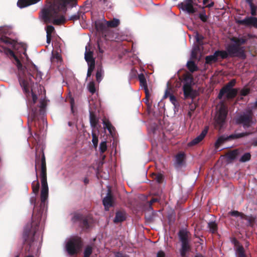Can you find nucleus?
Masks as SVG:
<instances>
[{"label": "nucleus", "instance_id": "nucleus-41", "mask_svg": "<svg viewBox=\"0 0 257 257\" xmlns=\"http://www.w3.org/2000/svg\"><path fill=\"white\" fill-rule=\"evenodd\" d=\"M235 83V80H232L229 82L224 87H227V88H232V87L234 85Z\"/></svg>", "mask_w": 257, "mask_h": 257}, {"label": "nucleus", "instance_id": "nucleus-37", "mask_svg": "<svg viewBox=\"0 0 257 257\" xmlns=\"http://www.w3.org/2000/svg\"><path fill=\"white\" fill-rule=\"evenodd\" d=\"M102 77V72L101 70L97 71L96 74V80L99 82L101 81Z\"/></svg>", "mask_w": 257, "mask_h": 257}, {"label": "nucleus", "instance_id": "nucleus-44", "mask_svg": "<svg viewBox=\"0 0 257 257\" xmlns=\"http://www.w3.org/2000/svg\"><path fill=\"white\" fill-rule=\"evenodd\" d=\"M170 95H171V94H170L169 90L167 89L165 91V94H164V98H167L168 96L170 97Z\"/></svg>", "mask_w": 257, "mask_h": 257}, {"label": "nucleus", "instance_id": "nucleus-51", "mask_svg": "<svg viewBox=\"0 0 257 257\" xmlns=\"http://www.w3.org/2000/svg\"><path fill=\"white\" fill-rule=\"evenodd\" d=\"M51 36H47V43L49 44L51 42Z\"/></svg>", "mask_w": 257, "mask_h": 257}, {"label": "nucleus", "instance_id": "nucleus-50", "mask_svg": "<svg viewBox=\"0 0 257 257\" xmlns=\"http://www.w3.org/2000/svg\"><path fill=\"white\" fill-rule=\"evenodd\" d=\"M30 202L31 204H33L34 205H35V197H32L30 199Z\"/></svg>", "mask_w": 257, "mask_h": 257}, {"label": "nucleus", "instance_id": "nucleus-38", "mask_svg": "<svg viewBox=\"0 0 257 257\" xmlns=\"http://www.w3.org/2000/svg\"><path fill=\"white\" fill-rule=\"evenodd\" d=\"M249 92V89L247 88H243L240 91V94L242 96H245Z\"/></svg>", "mask_w": 257, "mask_h": 257}, {"label": "nucleus", "instance_id": "nucleus-14", "mask_svg": "<svg viewBox=\"0 0 257 257\" xmlns=\"http://www.w3.org/2000/svg\"><path fill=\"white\" fill-rule=\"evenodd\" d=\"M207 131L208 129L207 128H205L202 131L201 133L198 136L189 142L188 143V145L191 146L198 144L204 139L207 133Z\"/></svg>", "mask_w": 257, "mask_h": 257}, {"label": "nucleus", "instance_id": "nucleus-19", "mask_svg": "<svg viewBox=\"0 0 257 257\" xmlns=\"http://www.w3.org/2000/svg\"><path fill=\"white\" fill-rule=\"evenodd\" d=\"M179 238L181 242L188 241V232L184 230L180 231L179 233Z\"/></svg>", "mask_w": 257, "mask_h": 257}, {"label": "nucleus", "instance_id": "nucleus-34", "mask_svg": "<svg viewBox=\"0 0 257 257\" xmlns=\"http://www.w3.org/2000/svg\"><path fill=\"white\" fill-rule=\"evenodd\" d=\"M103 126L104 128H107L110 133L111 134L112 130H113V127L111 124L109 122L103 121Z\"/></svg>", "mask_w": 257, "mask_h": 257}, {"label": "nucleus", "instance_id": "nucleus-3", "mask_svg": "<svg viewBox=\"0 0 257 257\" xmlns=\"http://www.w3.org/2000/svg\"><path fill=\"white\" fill-rule=\"evenodd\" d=\"M16 61V65L19 70V79L20 84L23 88V91L25 93H27L29 92V81H32V78L33 76L30 73L26 74V70L23 68L22 64L20 61L15 58Z\"/></svg>", "mask_w": 257, "mask_h": 257}, {"label": "nucleus", "instance_id": "nucleus-55", "mask_svg": "<svg viewBox=\"0 0 257 257\" xmlns=\"http://www.w3.org/2000/svg\"><path fill=\"white\" fill-rule=\"evenodd\" d=\"M157 201V199H153L152 200L150 201V204H152L153 203L156 202Z\"/></svg>", "mask_w": 257, "mask_h": 257}, {"label": "nucleus", "instance_id": "nucleus-1", "mask_svg": "<svg viewBox=\"0 0 257 257\" xmlns=\"http://www.w3.org/2000/svg\"><path fill=\"white\" fill-rule=\"evenodd\" d=\"M40 0H19L18 6L23 8L37 3ZM73 0H57L54 9L49 12H43L42 16L45 22H52L55 25H60L64 23L66 19L62 15L66 12V6Z\"/></svg>", "mask_w": 257, "mask_h": 257}, {"label": "nucleus", "instance_id": "nucleus-24", "mask_svg": "<svg viewBox=\"0 0 257 257\" xmlns=\"http://www.w3.org/2000/svg\"><path fill=\"white\" fill-rule=\"evenodd\" d=\"M32 186L33 193L35 195L37 194L40 188V185L38 181L37 180L34 181L32 184Z\"/></svg>", "mask_w": 257, "mask_h": 257}, {"label": "nucleus", "instance_id": "nucleus-10", "mask_svg": "<svg viewBox=\"0 0 257 257\" xmlns=\"http://www.w3.org/2000/svg\"><path fill=\"white\" fill-rule=\"evenodd\" d=\"M237 93V91L235 89L223 87L220 90L218 95V97L221 99L224 95H225L227 98H232L236 96Z\"/></svg>", "mask_w": 257, "mask_h": 257}, {"label": "nucleus", "instance_id": "nucleus-25", "mask_svg": "<svg viewBox=\"0 0 257 257\" xmlns=\"http://www.w3.org/2000/svg\"><path fill=\"white\" fill-rule=\"evenodd\" d=\"M105 22L107 24V26L110 27H115L117 26L119 23V20L116 19H114L112 21H105Z\"/></svg>", "mask_w": 257, "mask_h": 257}, {"label": "nucleus", "instance_id": "nucleus-35", "mask_svg": "<svg viewBox=\"0 0 257 257\" xmlns=\"http://www.w3.org/2000/svg\"><path fill=\"white\" fill-rule=\"evenodd\" d=\"M106 149L107 146L106 142L104 141L101 142L99 145V150L100 152L103 153L106 150Z\"/></svg>", "mask_w": 257, "mask_h": 257}, {"label": "nucleus", "instance_id": "nucleus-32", "mask_svg": "<svg viewBox=\"0 0 257 257\" xmlns=\"http://www.w3.org/2000/svg\"><path fill=\"white\" fill-rule=\"evenodd\" d=\"M92 142L93 144L94 147L96 149L97 148V145H98V137L94 133L92 134Z\"/></svg>", "mask_w": 257, "mask_h": 257}, {"label": "nucleus", "instance_id": "nucleus-11", "mask_svg": "<svg viewBox=\"0 0 257 257\" xmlns=\"http://www.w3.org/2000/svg\"><path fill=\"white\" fill-rule=\"evenodd\" d=\"M182 8L186 11L188 13H194L196 11V9L194 8L192 0H184L181 4Z\"/></svg>", "mask_w": 257, "mask_h": 257}, {"label": "nucleus", "instance_id": "nucleus-4", "mask_svg": "<svg viewBox=\"0 0 257 257\" xmlns=\"http://www.w3.org/2000/svg\"><path fill=\"white\" fill-rule=\"evenodd\" d=\"M41 182V204L45 205L48 197V186L47 181L46 165L43 162L41 164V172L40 174Z\"/></svg>", "mask_w": 257, "mask_h": 257}, {"label": "nucleus", "instance_id": "nucleus-39", "mask_svg": "<svg viewBox=\"0 0 257 257\" xmlns=\"http://www.w3.org/2000/svg\"><path fill=\"white\" fill-rule=\"evenodd\" d=\"M199 50L198 48H194L192 49V53H191V57L192 58H195L196 57V55Z\"/></svg>", "mask_w": 257, "mask_h": 257}, {"label": "nucleus", "instance_id": "nucleus-2", "mask_svg": "<svg viewBox=\"0 0 257 257\" xmlns=\"http://www.w3.org/2000/svg\"><path fill=\"white\" fill-rule=\"evenodd\" d=\"M245 41V39L243 38L237 39L233 38L231 39V44L226 48L227 51H217L215 52V55L218 58L219 57L222 59L226 58L228 56L244 57L243 47H240V45L244 44Z\"/></svg>", "mask_w": 257, "mask_h": 257}, {"label": "nucleus", "instance_id": "nucleus-33", "mask_svg": "<svg viewBox=\"0 0 257 257\" xmlns=\"http://www.w3.org/2000/svg\"><path fill=\"white\" fill-rule=\"evenodd\" d=\"M237 155V151H233L227 154V158L229 160L234 159Z\"/></svg>", "mask_w": 257, "mask_h": 257}, {"label": "nucleus", "instance_id": "nucleus-23", "mask_svg": "<svg viewBox=\"0 0 257 257\" xmlns=\"http://www.w3.org/2000/svg\"><path fill=\"white\" fill-rule=\"evenodd\" d=\"M218 59V58L215 55V52L211 55L208 56L206 57V62L208 64H211L213 62H216Z\"/></svg>", "mask_w": 257, "mask_h": 257}, {"label": "nucleus", "instance_id": "nucleus-45", "mask_svg": "<svg viewBox=\"0 0 257 257\" xmlns=\"http://www.w3.org/2000/svg\"><path fill=\"white\" fill-rule=\"evenodd\" d=\"M90 123H91V125H93V126L95 125V122L94 120H93L91 114H90Z\"/></svg>", "mask_w": 257, "mask_h": 257}, {"label": "nucleus", "instance_id": "nucleus-27", "mask_svg": "<svg viewBox=\"0 0 257 257\" xmlns=\"http://www.w3.org/2000/svg\"><path fill=\"white\" fill-rule=\"evenodd\" d=\"M187 66L188 68L191 72H194L197 70V66L193 61H188L187 63Z\"/></svg>", "mask_w": 257, "mask_h": 257}, {"label": "nucleus", "instance_id": "nucleus-47", "mask_svg": "<svg viewBox=\"0 0 257 257\" xmlns=\"http://www.w3.org/2000/svg\"><path fill=\"white\" fill-rule=\"evenodd\" d=\"M170 100L173 103H175V101H176V98L175 97L172 95H170Z\"/></svg>", "mask_w": 257, "mask_h": 257}, {"label": "nucleus", "instance_id": "nucleus-61", "mask_svg": "<svg viewBox=\"0 0 257 257\" xmlns=\"http://www.w3.org/2000/svg\"><path fill=\"white\" fill-rule=\"evenodd\" d=\"M43 162H45V159L44 156H43V157L42 159V163Z\"/></svg>", "mask_w": 257, "mask_h": 257}, {"label": "nucleus", "instance_id": "nucleus-52", "mask_svg": "<svg viewBox=\"0 0 257 257\" xmlns=\"http://www.w3.org/2000/svg\"><path fill=\"white\" fill-rule=\"evenodd\" d=\"M79 18V17L77 15H74V16H71L69 19L70 20H77Z\"/></svg>", "mask_w": 257, "mask_h": 257}, {"label": "nucleus", "instance_id": "nucleus-30", "mask_svg": "<svg viewBox=\"0 0 257 257\" xmlns=\"http://www.w3.org/2000/svg\"><path fill=\"white\" fill-rule=\"evenodd\" d=\"M92 253V247L90 246H87L84 252V257H89Z\"/></svg>", "mask_w": 257, "mask_h": 257}, {"label": "nucleus", "instance_id": "nucleus-29", "mask_svg": "<svg viewBox=\"0 0 257 257\" xmlns=\"http://www.w3.org/2000/svg\"><path fill=\"white\" fill-rule=\"evenodd\" d=\"M250 159V155L248 153H246L243 154L240 158L239 161L241 162H245L248 161Z\"/></svg>", "mask_w": 257, "mask_h": 257}, {"label": "nucleus", "instance_id": "nucleus-46", "mask_svg": "<svg viewBox=\"0 0 257 257\" xmlns=\"http://www.w3.org/2000/svg\"><path fill=\"white\" fill-rule=\"evenodd\" d=\"M32 98H33V102L34 103H35L37 100V96L36 94H35L34 93H32Z\"/></svg>", "mask_w": 257, "mask_h": 257}, {"label": "nucleus", "instance_id": "nucleus-18", "mask_svg": "<svg viewBox=\"0 0 257 257\" xmlns=\"http://www.w3.org/2000/svg\"><path fill=\"white\" fill-rule=\"evenodd\" d=\"M190 249L188 242H182V246L180 249V254L182 256L184 257L187 252Z\"/></svg>", "mask_w": 257, "mask_h": 257}, {"label": "nucleus", "instance_id": "nucleus-16", "mask_svg": "<svg viewBox=\"0 0 257 257\" xmlns=\"http://www.w3.org/2000/svg\"><path fill=\"white\" fill-rule=\"evenodd\" d=\"M235 255L236 257H246L243 246L238 243L235 244Z\"/></svg>", "mask_w": 257, "mask_h": 257}, {"label": "nucleus", "instance_id": "nucleus-22", "mask_svg": "<svg viewBox=\"0 0 257 257\" xmlns=\"http://www.w3.org/2000/svg\"><path fill=\"white\" fill-rule=\"evenodd\" d=\"M183 91L185 97L190 96L192 92L190 85L189 84H185L183 86Z\"/></svg>", "mask_w": 257, "mask_h": 257}, {"label": "nucleus", "instance_id": "nucleus-53", "mask_svg": "<svg viewBox=\"0 0 257 257\" xmlns=\"http://www.w3.org/2000/svg\"><path fill=\"white\" fill-rule=\"evenodd\" d=\"M74 103V101L73 99H71L70 103H71V107L72 111H73V107Z\"/></svg>", "mask_w": 257, "mask_h": 257}, {"label": "nucleus", "instance_id": "nucleus-31", "mask_svg": "<svg viewBox=\"0 0 257 257\" xmlns=\"http://www.w3.org/2000/svg\"><path fill=\"white\" fill-rule=\"evenodd\" d=\"M47 36H52V33L54 31V28L52 26H48L46 29Z\"/></svg>", "mask_w": 257, "mask_h": 257}, {"label": "nucleus", "instance_id": "nucleus-56", "mask_svg": "<svg viewBox=\"0 0 257 257\" xmlns=\"http://www.w3.org/2000/svg\"><path fill=\"white\" fill-rule=\"evenodd\" d=\"M1 41H3V42H5V43H8V42H9V40H4V39H1Z\"/></svg>", "mask_w": 257, "mask_h": 257}, {"label": "nucleus", "instance_id": "nucleus-26", "mask_svg": "<svg viewBox=\"0 0 257 257\" xmlns=\"http://www.w3.org/2000/svg\"><path fill=\"white\" fill-rule=\"evenodd\" d=\"M208 226L209 228L210 231L212 233H214L217 230V225L215 222L211 221L208 222Z\"/></svg>", "mask_w": 257, "mask_h": 257}, {"label": "nucleus", "instance_id": "nucleus-49", "mask_svg": "<svg viewBox=\"0 0 257 257\" xmlns=\"http://www.w3.org/2000/svg\"><path fill=\"white\" fill-rule=\"evenodd\" d=\"M31 228V225H29L28 227V228H27V227H26L25 228V231L26 232V235H27L28 232L30 231Z\"/></svg>", "mask_w": 257, "mask_h": 257}, {"label": "nucleus", "instance_id": "nucleus-64", "mask_svg": "<svg viewBox=\"0 0 257 257\" xmlns=\"http://www.w3.org/2000/svg\"><path fill=\"white\" fill-rule=\"evenodd\" d=\"M26 257H34V256H32V255H28V256H26Z\"/></svg>", "mask_w": 257, "mask_h": 257}, {"label": "nucleus", "instance_id": "nucleus-12", "mask_svg": "<svg viewBox=\"0 0 257 257\" xmlns=\"http://www.w3.org/2000/svg\"><path fill=\"white\" fill-rule=\"evenodd\" d=\"M238 23L247 26H252L257 28V18L255 17H246L243 20L238 21Z\"/></svg>", "mask_w": 257, "mask_h": 257}, {"label": "nucleus", "instance_id": "nucleus-60", "mask_svg": "<svg viewBox=\"0 0 257 257\" xmlns=\"http://www.w3.org/2000/svg\"><path fill=\"white\" fill-rule=\"evenodd\" d=\"M209 0H203V4L204 5L206 4Z\"/></svg>", "mask_w": 257, "mask_h": 257}, {"label": "nucleus", "instance_id": "nucleus-8", "mask_svg": "<svg viewBox=\"0 0 257 257\" xmlns=\"http://www.w3.org/2000/svg\"><path fill=\"white\" fill-rule=\"evenodd\" d=\"M236 121L238 123L242 124L245 128H248L255 123V120L252 117V113L250 111L238 116Z\"/></svg>", "mask_w": 257, "mask_h": 257}, {"label": "nucleus", "instance_id": "nucleus-28", "mask_svg": "<svg viewBox=\"0 0 257 257\" xmlns=\"http://www.w3.org/2000/svg\"><path fill=\"white\" fill-rule=\"evenodd\" d=\"M87 88L90 93H91L92 94L95 93L96 89L95 86V83L94 82H90L87 85Z\"/></svg>", "mask_w": 257, "mask_h": 257}, {"label": "nucleus", "instance_id": "nucleus-6", "mask_svg": "<svg viewBox=\"0 0 257 257\" xmlns=\"http://www.w3.org/2000/svg\"><path fill=\"white\" fill-rule=\"evenodd\" d=\"M85 59L87 62L88 68L87 76L90 77L93 71L95 66V61L93 57V52L91 50V47L89 43L85 46Z\"/></svg>", "mask_w": 257, "mask_h": 257}, {"label": "nucleus", "instance_id": "nucleus-54", "mask_svg": "<svg viewBox=\"0 0 257 257\" xmlns=\"http://www.w3.org/2000/svg\"><path fill=\"white\" fill-rule=\"evenodd\" d=\"M213 5H214L213 3L212 2L210 4L206 5V7L210 8V7H212L213 6Z\"/></svg>", "mask_w": 257, "mask_h": 257}, {"label": "nucleus", "instance_id": "nucleus-21", "mask_svg": "<svg viewBox=\"0 0 257 257\" xmlns=\"http://www.w3.org/2000/svg\"><path fill=\"white\" fill-rule=\"evenodd\" d=\"M139 79L141 85L142 87H144V89L146 90V92H147V82L146 80V78L143 74H140L139 75ZM146 95H148L147 93H146Z\"/></svg>", "mask_w": 257, "mask_h": 257}, {"label": "nucleus", "instance_id": "nucleus-17", "mask_svg": "<svg viewBox=\"0 0 257 257\" xmlns=\"http://www.w3.org/2000/svg\"><path fill=\"white\" fill-rule=\"evenodd\" d=\"M185 155L183 153L178 154L176 156L175 165L177 167H179L183 164L184 161Z\"/></svg>", "mask_w": 257, "mask_h": 257}, {"label": "nucleus", "instance_id": "nucleus-40", "mask_svg": "<svg viewBox=\"0 0 257 257\" xmlns=\"http://www.w3.org/2000/svg\"><path fill=\"white\" fill-rule=\"evenodd\" d=\"M230 214L232 216H240L241 218H243V215L237 211H233L230 212Z\"/></svg>", "mask_w": 257, "mask_h": 257}, {"label": "nucleus", "instance_id": "nucleus-7", "mask_svg": "<svg viewBox=\"0 0 257 257\" xmlns=\"http://www.w3.org/2000/svg\"><path fill=\"white\" fill-rule=\"evenodd\" d=\"M217 109L218 110L214 118L216 124L222 126L227 115V107L223 103H221L217 105Z\"/></svg>", "mask_w": 257, "mask_h": 257}, {"label": "nucleus", "instance_id": "nucleus-59", "mask_svg": "<svg viewBox=\"0 0 257 257\" xmlns=\"http://www.w3.org/2000/svg\"><path fill=\"white\" fill-rule=\"evenodd\" d=\"M253 145L255 146H257V140L253 142Z\"/></svg>", "mask_w": 257, "mask_h": 257}, {"label": "nucleus", "instance_id": "nucleus-42", "mask_svg": "<svg viewBox=\"0 0 257 257\" xmlns=\"http://www.w3.org/2000/svg\"><path fill=\"white\" fill-rule=\"evenodd\" d=\"M155 179L158 183H161L163 179V176L161 174H158L156 176Z\"/></svg>", "mask_w": 257, "mask_h": 257}, {"label": "nucleus", "instance_id": "nucleus-5", "mask_svg": "<svg viewBox=\"0 0 257 257\" xmlns=\"http://www.w3.org/2000/svg\"><path fill=\"white\" fill-rule=\"evenodd\" d=\"M82 246L81 238L78 236H71L67 241L65 248L69 254L77 253Z\"/></svg>", "mask_w": 257, "mask_h": 257}, {"label": "nucleus", "instance_id": "nucleus-62", "mask_svg": "<svg viewBox=\"0 0 257 257\" xmlns=\"http://www.w3.org/2000/svg\"><path fill=\"white\" fill-rule=\"evenodd\" d=\"M84 182H85V183H88V181H87L86 179H85V180H84Z\"/></svg>", "mask_w": 257, "mask_h": 257}, {"label": "nucleus", "instance_id": "nucleus-15", "mask_svg": "<svg viewBox=\"0 0 257 257\" xmlns=\"http://www.w3.org/2000/svg\"><path fill=\"white\" fill-rule=\"evenodd\" d=\"M103 204L106 210H108L109 208L112 205V198L109 189H108L107 195L103 199Z\"/></svg>", "mask_w": 257, "mask_h": 257}, {"label": "nucleus", "instance_id": "nucleus-36", "mask_svg": "<svg viewBox=\"0 0 257 257\" xmlns=\"http://www.w3.org/2000/svg\"><path fill=\"white\" fill-rule=\"evenodd\" d=\"M249 5L250 7L251 15H252V16L255 15L256 7L252 3H250V4H249Z\"/></svg>", "mask_w": 257, "mask_h": 257}, {"label": "nucleus", "instance_id": "nucleus-13", "mask_svg": "<svg viewBox=\"0 0 257 257\" xmlns=\"http://www.w3.org/2000/svg\"><path fill=\"white\" fill-rule=\"evenodd\" d=\"M60 52L61 50L58 49L56 51L52 52L51 61L53 63L56 62L58 65H60L62 61L61 56L60 54Z\"/></svg>", "mask_w": 257, "mask_h": 257}, {"label": "nucleus", "instance_id": "nucleus-57", "mask_svg": "<svg viewBox=\"0 0 257 257\" xmlns=\"http://www.w3.org/2000/svg\"><path fill=\"white\" fill-rule=\"evenodd\" d=\"M78 217H79L78 216H74V217L73 218L72 220H73V221H75L76 220V219H78Z\"/></svg>", "mask_w": 257, "mask_h": 257}, {"label": "nucleus", "instance_id": "nucleus-48", "mask_svg": "<svg viewBox=\"0 0 257 257\" xmlns=\"http://www.w3.org/2000/svg\"><path fill=\"white\" fill-rule=\"evenodd\" d=\"M200 19L203 21H205L206 20V16L205 15H202L201 14L200 15Z\"/></svg>", "mask_w": 257, "mask_h": 257}, {"label": "nucleus", "instance_id": "nucleus-43", "mask_svg": "<svg viewBox=\"0 0 257 257\" xmlns=\"http://www.w3.org/2000/svg\"><path fill=\"white\" fill-rule=\"evenodd\" d=\"M156 257H165V252L163 251H159L156 255Z\"/></svg>", "mask_w": 257, "mask_h": 257}, {"label": "nucleus", "instance_id": "nucleus-9", "mask_svg": "<svg viewBox=\"0 0 257 257\" xmlns=\"http://www.w3.org/2000/svg\"><path fill=\"white\" fill-rule=\"evenodd\" d=\"M248 135V133H243L231 135L229 136H221L218 138L215 143V149L217 151H221L222 149L220 148V146L225 141L230 139L241 138L247 136Z\"/></svg>", "mask_w": 257, "mask_h": 257}, {"label": "nucleus", "instance_id": "nucleus-20", "mask_svg": "<svg viewBox=\"0 0 257 257\" xmlns=\"http://www.w3.org/2000/svg\"><path fill=\"white\" fill-rule=\"evenodd\" d=\"M125 219V214L123 212H118L116 213L114 219V222H119L123 221Z\"/></svg>", "mask_w": 257, "mask_h": 257}, {"label": "nucleus", "instance_id": "nucleus-63", "mask_svg": "<svg viewBox=\"0 0 257 257\" xmlns=\"http://www.w3.org/2000/svg\"><path fill=\"white\" fill-rule=\"evenodd\" d=\"M196 39H197V41L198 42H199V37H198V36H197V37L196 38Z\"/></svg>", "mask_w": 257, "mask_h": 257}, {"label": "nucleus", "instance_id": "nucleus-58", "mask_svg": "<svg viewBox=\"0 0 257 257\" xmlns=\"http://www.w3.org/2000/svg\"><path fill=\"white\" fill-rule=\"evenodd\" d=\"M246 2L248 3V4H250V3H252V0H245Z\"/></svg>", "mask_w": 257, "mask_h": 257}]
</instances>
